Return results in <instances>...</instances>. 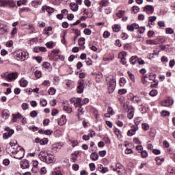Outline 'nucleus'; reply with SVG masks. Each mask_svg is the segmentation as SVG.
I'll list each match as a JSON object with an SVG mask.
<instances>
[{"label": "nucleus", "instance_id": "f257e3e1", "mask_svg": "<svg viewBox=\"0 0 175 175\" xmlns=\"http://www.w3.org/2000/svg\"><path fill=\"white\" fill-rule=\"evenodd\" d=\"M107 81L108 82V91L109 94H111L116 90V77L113 75H109L107 77Z\"/></svg>", "mask_w": 175, "mask_h": 175}, {"label": "nucleus", "instance_id": "f03ea898", "mask_svg": "<svg viewBox=\"0 0 175 175\" xmlns=\"http://www.w3.org/2000/svg\"><path fill=\"white\" fill-rule=\"evenodd\" d=\"M19 148H21V146H18V144H17L16 143H14V142H10V145L6 148V152H8V154H14L15 152Z\"/></svg>", "mask_w": 175, "mask_h": 175}, {"label": "nucleus", "instance_id": "7ed1b4c3", "mask_svg": "<svg viewBox=\"0 0 175 175\" xmlns=\"http://www.w3.org/2000/svg\"><path fill=\"white\" fill-rule=\"evenodd\" d=\"M29 53L28 52H20L16 55L17 61H25V59H28V57Z\"/></svg>", "mask_w": 175, "mask_h": 175}, {"label": "nucleus", "instance_id": "20e7f679", "mask_svg": "<svg viewBox=\"0 0 175 175\" xmlns=\"http://www.w3.org/2000/svg\"><path fill=\"white\" fill-rule=\"evenodd\" d=\"M24 154H25L24 149L23 148H19L14 153V158H15V159H23V158H24Z\"/></svg>", "mask_w": 175, "mask_h": 175}, {"label": "nucleus", "instance_id": "39448f33", "mask_svg": "<svg viewBox=\"0 0 175 175\" xmlns=\"http://www.w3.org/2000/svg\"><path fill=\"white\" fill-rule=\"evenodd\" d=\"M137 131H139V126H131V129L127 132V136H133V135H136Z\"/></svg>", "mask_w": 175, "mask_h": 175}, {"label": "nucleus", "instance_id": "423d86ee", "mask_svg": "<svg viewBox=\"0 0 175 175\" xmlns=\"http://www.w3.org/2000/svg\"><path fill=\"white\" fill-rule=\"evenodd\" d=\"M31 172L33 173H38L39 172V161L37 160L32 161Z\"/></svg>", "mask_w": 175, "mask_h": 175}, {"label": "nucleus", "instance_id": "0eeeda50", "mask_svg": "<svg viewBox=\"0 0 175 175\" xmlns=\"http://www.w3.org/2000/svg\"><path fill=\"white\" fill-rule=\"evenodd\" d=\"M143 12L147 14H152L154 13V6L148 5L143 8Z\"/></svg>", "mask_w": 175, "mask_h": 175}, {"label": "nucleus", "instance_id": "6e6552de", "mask_svg": "<svg viewBox=\"0 0 175 175\" xmlns=\"http://www.w3.org/2000/svg\"><path fill=\"white\" fill-rule=\"evenodd\" d=\"M55 162V156L48 153L46 154V161H45L46 163H54Z\"/></svg>", "mask_w": 175, "mask_h": 175}, {"label": "nucleus", "instance_id": "1a4fd4ad", "mask_svg": "<svg viewBox=\"0 0 175 175\" xmlns=\"http://www.w3.org/2000/svg\"><path fill=\"white\" fill-rule=\"evenodd\" d=\"M122 170H124V166H122L120 163H116V167L113 168V171L117 172L120 175H121Z\"/></svg>", "mask_w": 175, "mask_h": 175}, {"label": "nucleus", "instance_id": "9d476101", "mask_svg": "<svg viewBox=\"0 0 175 175\" xmlns=\"http://www.w3.org/2000/svg\"><path fill=\"white\" fill-rule=\"evenodd\" d=\"M38 158L42 162H46L47 161V155L46 156V152L41 151L38 154Z\"/></svg>", "mask_w": 175, "mask_h": 175}, {"label": "nucleus", "instance_id": "9b49d317", "mask_svg": "<svg viewBox=\"0 0 175 175\" xmlns=\"http://www.w3.org/2000/svg\"><path fill=\"white\" fill-rule=\"evenodd\" d=\"M78 84L77 92V94H83L84 92V83L80 81Z\"/></svg>", "mask_w": 175, "mask_h": 175}, {"label": "nucleus", "instance_id": "f8f14e48", "mask_svg": "<svg viewBox=\"0 0 175 175\" xmlns=\"http://www.w3.org/2000/svg\"><path fill=\"white\" fill-rule=\"evenodd\" d=\"M138 28H139V25L137 23H133L132 25H129L127 26V29L131 32H133L135 29H138Z\"/></svg>", "mask_w": 175, "mask_h": 175}, {"label": "nucleus", "instance_id": "ddd939ff", "mask_svg": "<svg viewBox=\"0 0 175 175\" xmlns=\"http://www.w3.org/2000/svg\"><path fill=\"white\" fill-rule=\"evenodd\" d=\"M21 169H28L29 167V161L28 160H23L21 161Z\"/></svg>", "mask_w": 175, "mask_h": 175}, {"label": "nucleus", "instance_id": "4468645a", "mask_svg": "<svg viewBox=\"0 0 175 175\" xmlns=\"http://www.w3.org/2000/svg\"><path fill=\"white\" fill-rule=\"evenodd\" d=\"M7 79L10 81H12V80H16L17 79V72H12L11 74H8L7 76Z\"/></svg>", "mask_w": 175, "mask_h": 175}, {"label": "nucleus", "instance_id": "2eb2a0df", "mask_svg": "<svg viewBox=\"0 0 175 175\" xmlns=\"http://www.w3.org/2000/svg\"><path fill=\"white\" fill-rule=\"evenodd\" d=\"M172 105H173V100L170 98L166 99L162 103V106H164L165 107H169L170 106H172Z\"/></svg>", "mask_w": 175, "mask_h": 175}, {"label": "nucleus", "instance_id": "dca6fc26", "mask_svg": "<svg viewBox=\"0 0 175 175\" xmlns=\"http://www.w3.org/2000/svg\"><path fill=\"white\" fill-rule=\"evenodd\" d=\"M21 118H23V116H21L20 113H18L17 114H13L12 122H17V120H21Z\"/></svg>", "mask_w": 175, "mask_h": 175}, {"label": "nucleus", "instance_id": "f3484780", "mask_svg": "<svg viewBox=\"0 0 175 175\" xmlns=\"http://www.w3.org/2000/svg\"><path fill=\"white\" fill-rule=\"evenodd\" d=\"M127 117L129 120H132L133 118V116L135 114V109L133 108H129L127 111Z\"/></svg>", "mask_w": 175, "mask_h": 175}, {"label": "nucleus", "instance_id": "a211bd4d", "mask_svg": "<svg viewBox=\"0 0 175 175\" xmlns=\"http://www.w3.org/2000/svg\"><path fill=\"white\" fill-rule=\"evenodd\" d=\"M66 124V116L65 115L62 116L61 118L58 120V125L62 126Z\"/></svg>", "mask_w": 175, "mask_h": 175}, {"label": "nucleus", "instance_id": "6ab92c4d", "mask_svg": "<svg viewBox=\"0 0 175 175\" xmlns=\"http://www.w3.org/2000/svg\"><path fill=\"white\" fill-rule=\"evenodd\" d=\"M38 133H40V135H46L47 136H50L53 133V131L51 130H43V129H40L38 131Z\"/></svg>", "mask_w": 175, "mask_h": 175}, {"label": "nucleus", "instance_id": "aec40b11", "mask_svg": "<svg viewBox=\"0 0 175 175\" xmlns=\"http://www.w3.org/2000/svg\"><path fill=\"white\" fill-rule=\"evenodd\" d=\"M5 32H8V27L4 24H0V35H3Z\"/></svg>", "mask_w": 175, "mask_h": 175}, {"label": "nucleus", "instance_id": "412c9836", "mask_svg": "<svg viewBox=\"0 0 175 175\" xmlns=\"http://www.w3.org/2000/svg\"><path fill=\"white\" fill-rule=\"evenodd\" d=\"M40 5H42V0H34L31 3V5L36 8L40 6Z\"/></svg>", "mask_w": 175, "mask_h": 175}, {"label": "nucleus", "instance_id": "4be33fe9", "mask_svg": "<svg viewBox=\"0 0 175 175\" xmlns=\"http://www.w3.org/2000/svg\"><path fill=\"white\" fill-rule=\"evenodd\" d=\"M70 7L72 12H77L79 10V5L76 4V3H70Z\"/></svg>", "mask_w": 175, "mask_h": 175}, {"label": "nucleus", "instance_id": "5701e85b", "mask_svg": "<svg viewBox=\"0 0 175 175\" xmlns=\"http://www.w3.org/2000/svg\"><path fill=\"white\" fill-rule=\"evenodd\" d=\"M83 114H84V109L81 106H79V108L78 109V113L77 114L79 120H81V118L80 117V116H83Z\"/></svg>", "mask_w": 175, "mask_h": 175}, {"label": "nucleus", "instance_id": "b1692460", "mask_svg": "<svg viewBox=\"0 0 175 175\" xmlns=\"http://www.w3.org/2000/svg\"><path fill=\"white\" fill-rule=\"evenodd\" d=\"M90 158L92 161H98L99 159V154L97 152H93L91 154Z\"/></svg>", "mask_w": 175, "mask_h": 175}, {"label": "nucleus", "instance_id": "393cba45", "mask_svg": "<svg viewBox=\"0 0 175 175\" xmlns=\"http://www.w3.org/2000/svg\"><path fill=\"white\" fill-rule=\"evenodd\" d=\"M112 29L113 32H120L121 31V26L119 25H113Z\"/></svg>", "mask_w": 175, "mask_h": 175}, {"label": "nucleus", "instance_id": "a878e982", "mask_svg": "<svg viewBox=\"0 0 175 175\" xmlns=\"http://www.w3.org/2000/svg\"><path fill=\"white\" fill-rule=\"evenodd\" d=\"M2 117L3 118H5V120L9 118V117H10L9 111H8V110H3L2 112Z\"/></svg>", "mask_w": 175, "mask_h": 175}, {"label": "nucleus", "instance_id": "bb28decb", "mask_svg": "<svg viewBox=\"0 0 175 175\" xmlns=\"http://www.w3.org/2000/svg\"><path fill=\"white\" fill-rule=\"evenodd\" d=\"M20 84H21V87L25 88L27 87V85H28V81L24 79H22L20 80Z\"/></svg>", "mask_w": 175, "mask_h": 175}, {"label": "nucleus", "instance_id": "cd10ccee", "mask_svg": "<svg viewBox=\"0 0 175 175\" xmlns=\"http://www.w3.org/2000/svg\"><path fill=\"white\" fill-rule=\"evenodd\" d=\"M137 56H132L131 58H130V63L132 64V65H135V64H136L137 62Z\"/></svg>", "mask_w": 175, "mask_h": 175}, {"label": "nucleus", "instance_id": "c85d7f7f", "mask_svg": "<svg viewBox=\"0 0 175 175\" xmlns=\"http://www.w3.org/2000/svg\"><path fill=\"white\" fill-rule=\"evenodd\" d=\"M126 57V52H121L119 53L118 57L120 58L121 61H125Z\"/></svg>", "mask_w": 175, "mask_h": 175}, {"label": "nucleus", "instance_id": "c756f323", "mask_svg": "<svg viewBox=\"0 0 175 175\" xmlns=\"http://www.w3.org/2000/svg\"><path fill=\"white\" fill-rule=\"evenodd\" d=\"M99 172L103 174L107 173V172H109V168L104 167L103 165H100L99 167Z\"/></svg>", "mask_w": 175, "mask_h": 175}, {"label": "nucleus", "instance_id": "7c9ffc66", "mask_svg": "<svg viewBox=\"0 0 175 175\" xmlns=\"http://www.w3.org/2000/svg\"><path fill=\"white\" fill-rule=\"evenodd\" d=\"M5 131H7V135H9V137H10V136H12V135H13V133H14V131H13L12 129H10L9 127H5Z\"/></svg>", "mask_w": 175, "mask_h": 175}, {"label": "nucleus", "instance_id": "2f4dec72", "mask_svg": "<svg viewBox=\"0 0 175 175\" xmlns=\"http://www.w3.org/2000/svg\"><path fill=\"white\" fill-rule=\"evenodd\" d=\"M159 28H161V29L163 28L166 27V24L165 23V21H160L157 23Z\"/></svg>", "mask_w": 175, "mask_h": 175}, {"label": "nucleus", "instance_id": "473e14b6", "mask_svg": "<svg viewBox=\"0 0 175 175\" xmlns=\"http://www.w3.org/2000/svg\"><path fill=\"white\" fill-rule=\"evenodd\" d=\"M142 98L137 96H135L133 97V102L134 103H140Z\"/></svg>", "mask_w": 175, "mask_h": 175}, {"label": "nucleus", "instance_id": "72a5a7b5", "mask_svg": "<svg viewBox=\"0 0 175 175\" xmlns=\"http://www.w3.org/2000/svg\"><path fill=\"white\" fill-rule=\"evenodd\" d=\"M64 111H67V113H68V114H70V113H72L73 111V109H72V107H68L66 105H64Z\"/></svg>", "mask_w": 175, "mask_h": 175}, {"label": "nucleus", "instance_id": "f704fd0d", "mask_svg": "<svg viewBox=\"0 0 175 175\" xmlns=\"http://www.w3.org/2000/svg\"><path fill=\"white\" fill-rule=\"evenodd\" d=\"M78 44L79 46H84L85 44V38H81L78 40Z\"/></svg>", "mask_w": 175, "mask_h": 175}, {"label": "nucleus", "instance_id": "c9c22d12", "mask_svg": "<svg viewBox=\"0 0 175 175\" xmlns=\"http://www.w3.org/2000/svg\"><path fill=\"white\" fill-rule=\"evenodd\" d=\"M165 33H167V35H173V33H174V30L171 27H168L165 29Z\"/></svg>", "mask_w": 175, "mask_h": 175}, {"label": "nucleus", "instance_id": "e433bc0d", "mask_svg": "<svg viewBox=\"0 0 175 175\" xmlns=\"http://www.w3.org/2000/svg\"><path fill=\"white\" fill-rule=\"evenodd\" d=\"M10 0H0V6H6L8 5Z\"/></svg>", "mask_w": 175, "mask_h": 175}, {"label": "nucleus", "instance_id": "4c0bfd02", "mask_svg": "<svg viewBox=\"0 0 175 175\" xmlns=\"http://www.w3.org/2000/svg\"><path fill=\"white\" fill-rule=\"evenodd\" d=\"M146 44H151V45H154V44H158V42H157V41L155 40H147L146 41Z\"/></svg>", "mask_w": 175, "mask_h": 175}, {"label": "nucleus", "instance_id": "58836bf2", "mask_svg": "<svg viewBox=\"0 0 175 175\" xmlns=\"http://www.w3.org/2000/svg\"><path fill=\"white\" fill-rule=\"evenodd\" d=\"M124 14H125V11H122V10H119L116 13V16H117V17H118V18H122V17L124 16Z\"/></svg>", "mask_w": 175, "mask_h": 175}, {"label": "nucleus", "instance_id": "ea45409f", "mask_svg": "<svg viewBox=\"0 0 175 175\" xmlns=\"http://www.w3.org/2000/svg\"><path fill=\"white\" fill-rule=\"evenodd\" d=\"M34 76L36 77V79H40V77H42V72L40 70L35 71Z\"/></svg>", "mask_w": 175, "mask_h": 175}, {"label": "nucleus", "instance_id": "a19ab883", "mask_svg": "<svg viewBox=\"0 0 175 175\" xmlns=\"http://www.w3.org/2000/svg\"><path fill=\"white\" fill-rule=\"evenodd\" d=\"M126 83V80L125 79V78H124V77L120 78V87H124V85H125Z\"/></svg>", "mask_w": 175, "mask_h": 175}, {"label": "nucleus", "instance_id": "79ce46f5", "mask_svg": "<svg viewBox=\"0 0 175 175\" xmlns=\"http://www.w3.org/2000/svg\"><path fill=\"white\" fill-rule=\"evenodd\" d=\"M47 143H49V139H47V138H43L40 142V144H41V146H44L47 144Z\"/></svg>", "mask_w": 175, "mask_h": 175}, {"label": "nucleus", "instance_id": "37998d69", "mask_svg": "<svg viewBox=\"0 0 175 175\" xmlns=\"http://www.w3.org/2000/svg\"><path fill=\"white\" fill-rule=\"evenodd\" d=\"M142 129L144 131H148L150 129V125L147 123L142 124Z\"/></svg>", "mask_w": 175, "mask_h": 175}, {"label": "nucleus", "instance_id": "c03bdc74", "mask_svg": "<svg viewBox=\"0 0 175 175\" xmlns=\"http://www.w3.org/2000/svg\"><path fill=\"white\" fill-rule=\"evenodd\" d=\"M40 105L43 107H45V106H47V101L44 99V98H41L40 100Z\"/></svg>", "mask_w": 175, "mask_h": 175}, {"label": "nucleus", "instance_id": "a18cd8bd", "mask_svg": "<svg viewBox=\"0 0 175 175\" xmlns=\"http://www.w3.org/2000/svg\"><path fill=\"white\" fill-rule=\"evenodd\" d=\"M77 153H72V156H71V159L72 161V162H76V161H77Z\"/></svg>", "mask_w": 175, "mask_h": 175}, {"label": "nucleus", "instance_id": "49530a36", "mask_svg": "<svg viewBox=\"0 0 175 175\" xmlns=\"http://www.w3.org/2000/svg\"><path fill=\"white\" fill-rule=\"evenodd\" d=\"M107 3H109V0H102L100 2V6H107Z\"/></svg>", "mask_w": 175, "mask_h": 175}, {"label": "nucleus", "instance_id": "de8ad7c7", "mask_svg": "<svg viewBox=\"0 0 175 175\" xmlns=\"http://www.w3.org/2000/svg\"><path fill=\"white\" fill-rule=\"evenodd\" d=\"M149 94L150 96H157V95H158V91H157V90H152Z\"/></svg>", "mask_w": 175, "mask_h": 175}, {"label": "nucleus", "instance_id": "09e8293b", "mask_svg": "<svg viewBox=\"0 0 175 175\" xmlns=\"http://www.w3.org/2000/svg\"><path fill=\"white\" fill-rule=\"evenodd\" d=\"M46 46L48 49H53V47H54V42H48L46 43Z\"/></svg>", "mask_w": 175, "mask_h": 175}, {"label": "nucleus", "instance_id": "8fccbe9b", "mask_svg": "<svg viewBox=\"0 0 175 175\" xmlns=\"http://www.w3.org/2000/svg\"><path fill=\"white\" fill-rule=\"evenodd\" d=\"M170 114V113H169L167 111H162L161 113V117H167Z\"/></svg>", "mask_w": 175, "mask_h": 175}, {"label": "nucleus", "instance_id": "3c124183", "mask_svg": "<svg viewBox=\"0 0 175 175\" xmlns=\"http://www.w3.org/2000/svg\"><path fill=\"white\" fill-rule=\"evenodd\" d=\"M3 164L5 166H9V165H10V160H9V159H5L3 161Z\"/></svg>", "mask_w": 175, "mask_h": 175}, {"label": "nucleus", "instance_id": "603ef678", "mask_svg": "<svg viewBox=\"0 0 175 175\" xmlns=\"http://www.w3.org/2000/svg\"><path fill=\"white\" fill-rule=\"evenodd\" d=\"M141 155L142 158H147V157H148V152H147L146 150H142Z\"/></svg>", "mask_w": 175, "mask_h": 175}, {"label": "nucleus", "instance_id": "864d4df0", "mask_svg": "<svg viewBox=\"0 0 175 175\" xmlns=\"http://www.w3.org/2000/svg\"><path fill=\"white\" fill-rule=\"evenodd\" d=\"M83 33L85 35H91L92 33V31H91V29L86 28L83 30Z\"/></svg>", "mask_w": 175, "mask_h": 175}, {"label": "nucleus", "instance_id": "5fc2aeb1", "mask_svg": "<svg viewBox=\"0 0 175 175\" xmlns=\"http://www.w3.org/2000/svg\"><path fill=\"white\" fill-rule=\"evenodd\" d=\"M75 103H77L79 106H83L82 100L81 98H77L75 100Z\"/></svg>", "mask_w": 175, "mask_h": 175}, {"label": "nucleus", "instance_id": "6e6d98bb", "mask_svg": "<svg viewBox=\"0 0 175 175\" xmlns=\"http://www.w3.org/2000/svg\"><path fill=\"white\" fill-rule=\"evenodd\" d=\"M114 133L117 136V137H118L119 136H121V131H120V129H116L114 130Z\"/></svg>", "mask_w": 175, "mask_h": 175}, {"label": "nucleus", "instance_id": "4d7b16f0", "mask_svg": "<svg viewBox=\"0 0 175 175\" xmlns=\"http://www.w3.org/2000/svg\"><path fill=\"white\" fill-rule=\"evenodd\" d=\"M161 61L163 64H166V63H167V61H169V59H167V57L166 56H163L161 58Z\"/></svg>", "mask_w": 175, "mask_h": 175}, {"label": "nucleus", "instance_id": "13d9d810", "mask_svg": "<svg viewBox=\"0 0 175 175\" xmlns=\"http://www.w3.org/2000/svg\"><path fill=\"white\" fill-rule=\"evenodd\" d=\"M126 93V89H120L118 90V94L119 95H125Z\"/></svg>", "mask_w": 175, "mask_h": 175}, {"label": "nucleus", "instance_id": "bf43d9fd", "mask_svg": "<svg viewBox=\"0 0 175 175\" xmlns=\"http://www.w3.org/2000/svg\"><path fill=\"white\" fill-rule=\"evenodd\" d=\"M46 12H47V13H49V14H51V13H54V8L48 6V7H47V9H46Z\"/></svg>", "mask_w": 175, "mask_h": 175}, {"label": "nucleus", "instance_id": "052dcab7", "mask_svg": "<svg viewBox=\"0 0 175 175\" xmlns=\"http://www.w3.org/2000/svg\"><path fill=\"white\" fill-rule=\"evenodd\" d=\"M55 89L54 88H51L49 90V95H54L55 94Z\"/></svg>", "mask_w": 175, "mask_h": 175}, {"label": "nucleus", "instance_id": "680f3d73", "mask_svg": "<svg viewBox=\"0 0 175 175\" xmlns=\"http://www.w3.org/2000/svg\"><path fill=\"white\" fill-rule=\"evenodd\" d=\"M30 116H31L33 118H35V117H37V116H38V111H32L30 113Z\"/></svg>", "mask_w": 175, "mask_h": 175}, {"label": "nucleus", "instance_id": "e2e57ef3", "mask_svg": "<svg viewBox=\"0 0 175 175\" xmlns=\"http://www.w3.org/2000/svg\"><path fill=\"white\" fill-rule=\"evenodd\" d=\"M128 75L130 77V79L131 80V81H135V75H133V74H132L131 72L128 71Z\"/></svg>", "mask_w": 175, "mask_h": 175}, {"label": "nucleus", "instance_id": "0e129e2a", "mask_svg": "<svg viewBox=\"0 0 175 175\" xmlns=\"http://www.w3.org/2000/svg\"><path fill=\"white\" fill-rule=\"evenodd\" d=\"M137 29L139 33H144L146 32V27H139Z\"/></svg>", "mask_w": 175, "mask_h": 175}, {"label": "nucleus", "instance_id": "69168bd1", "mask_svg": "<svg viewBox=\"0 0 175 175\" xmlns=\"http://www.w3.org/2000/svg\"><path fill=\"white\" fill-rule=\"evenodd\" d=\"M42 66L44 69H49L50 68V63L49 62H44Z\"/></svg>", "mask_w": 175, "mask_h": 175}, {"label": "nucleus", "instance_id": "338daca9", "mask_svg": "<svg viewBox=\"0 0 175 175\" xmlns=\"http://www.w3.org/2000/svg\"><path fill=\"white\" fill-rule=\"evenodd\" d=\"M103 38H105V39H107V38H109V36H110V32L105 31L103 34Z\"/></svg>", "mask_w": 175, "mask_h": 175}, {"label": "nucleus", "instance_id": "774afa93", "mask_svg": "<svg viewBox=\"0 0 175 175\" xmlns=\"http://www.w3.org/2000/svg\"><path fill=\"white\" fill-rule=\"evenodd\" d=\"M6 47H12L13 46V40H10L5 44Z\"/></svg>", "mask_w": 175, "mask_h": 175}]
</instances>
